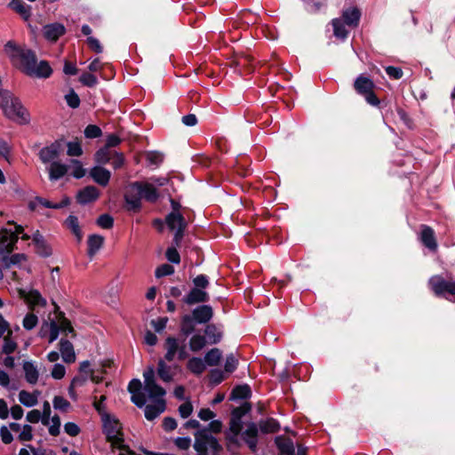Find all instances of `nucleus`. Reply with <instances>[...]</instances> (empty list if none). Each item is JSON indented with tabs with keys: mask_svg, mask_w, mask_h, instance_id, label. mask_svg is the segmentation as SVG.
Returning a JSON list of instances; mask_svg holds the SVG:
<instances>
[{
	"mask_svg": "<svg viewBox=\"0 0 455 455\" xmlns=\"http://www.w3.org/2000/svg\"><path fill=\"white\" fill-rule=\"evenodd\" d=\"M144 390L148 396L155 399L153 404H148L145 407V417L148 420H153L164 411L166 404L164 400L165 390L156 384L155 379V369L153 366L148 367L143 373Z\"/></svg>",
	"mask_w": 455,
	"mask_h": 455,
	"instance_id": "f257e3e1",
	"label": "nucleus"
},
{
	"mask_svg": "<svg viewBox=\"0 0 455 455\" xmlns=\"http://www.w3.org/2000/svg\"><path fill=\"white\" fill-rule=\"evenodd\" d=\"M158 197L159 194L155 184L146 181H136L130 184L124 196L127 209L133 212L140 210L142 198L154 203Z\"/></svg>",
	"mask_w": 455,
	"mask_h": 455,
	"instance_id": "f03ea898",
	"label": "nucleus"
},
{
	"mask_svg": "<svg viewBox=\"0 0 455 455\" xmlns=\"http://www.w3.org/2000/svg\"><path fill=\"white\" fill-rule=\"evenodd\" d=\"M4 52L11 59L12 64L25 74L28 75L33 71L36 57L31 50L19 47L10 41L4 45Z\"/></svg>",
	"mask_w": 455,
	"mask_h": 455,
	"instance_id": "7ed1b4c3",
	"label": "nucleus"
},
{
	"mask_svg": "<svg viewBox=\"0 0 455 455\" xmlns=\"http://www.w3.org/2000/svg\"><path fill=\"white\" fill-rule=\"evenodd\" d=\"M121 424L115 419L108 417L104 420V433L107 439L112 446L120 451L118 455H126L131 453L129 447L124 444Z\"/></svg>",
	"mask_w": 455,
	"mask_h": 455,
	"instance_id": "20e7f679",
	"label": "nucleus"
},
{
	"mask_svg": "<svg viewBox=\"0 0 455 455\" xmlns=\"http://www.w3.org/2000/svg\"><path fill=\"white\" fill-rule=\"evenodd\" d=\"M194 448L197 455H216L222 449L217 438L210 435L206 429H202L196 433Z\"/></svg>",
	"mask_w": 455,
	"mask_h": 455,
	"instance_id": "39448f33",
	"label": "nucleus"
},
{
	"mask_svg": "<svg viewBox=\"0 0 455 455\" xmlns=\"http://www.w3.org/2000/svg\"><path fill=\"white\" fill-rule=\"evenodd\" d=\"M172 212H170L166 218L165 222L172 231H175L173 243L179 246L187 228L188 223L183 215L179 212V205L174 201H172Z\"/></svg>",
	"mask_w": 455,
	"mask_h": 455,
	"instance_id": "423d86ee",
	"label": "nucleus"
},
{
	"mask_svg": "<svg viewBox=\"0 0 455 455\" xmlns=\"http://www.w3.org/2000/svg\"><path fill=\"white\" fill-rule=\"evenodd\" d=\"M374 88L373 81L363 75L357 76L354 82L355 91L362 95L371 106L379 107L380 101L374 92Z\"/></svg>",
	"mask_w": 455,
	"mask_h": 455,
	"instance_id": "0eeeda50",
	"label": "nucleus"
},
{
	"mask_svg": "<svg viewBox=\"0 0 455 455\" xmlns=\"http://www.w3.org/2000/svg\"><path fill=\"white\" fill-rule=\"evenodd\" d=\"M23 227L15 225L13 228H4L0 230V255L10 254L18 242V235L22 234Z\"/></svg>",
	"mask_w": 455,
	"mask_h": 455,
	"instance_id": "6e6552de",
	"label": "nucleus"
},
{
	"mask_svg": "<svg viewBox=\"0 0 455 455\" xmlns=\"http://www.w3.org/2000/svg\"><path fill=\"white\" fill-rule=\"evenodd\" d=\"M428 285L438 297L447 298V294L455 296V281H447L440 275L431 276Z\"/></svg>",
	"mask_w": 455,
	"mask_h": 455,
	"instance_id": "1a4fd4ad",
	"label": "nucleus"
},
{
	"mask_svg": "<svg viewBox=\"0 0 455 455\" xmlns=\"http://www.w3.org/2000/svg\"><path fill=\"white\" fill-rule=\"evenodd\" d=\"M61 150V142L55 141L39 151V158L44 164H52V162H56Z\"/></svg>",
	"mask_w": 455,
	"mask_h": 455,
	"instance_id": "9d476101",
	"label": "nucleus"
},
{
	"mask_svg": "<svg viewBox=\"0 0 455 455\" xmlns=\"http://www.w3.org/2000/svg\"><path fill=\"white\" fill-rule=\"evenodd\" d=\"M189 315L196 323H207L213 316V309L210 305L198 306Z\"/></svg>",
	"mask_w": 455,
	"mask_h": 455,
	"instance_id": "9b49d317",
	"label": "nucleus"
},
{
	"mask_svg": "<svg viewBox=\"0 0 455 455\" xmlns=\"http://www.w3.org/2000/svg\"><path fill=\"white\" fill-rule=\"evenodd\" d=\"M258 433L259 428L255 423H251L247 428L242 432L243 440L252 452L257 451Z\"/></svg>",
	"mask_w": 455,
	"mask_h": 455,
	"instance_id": "f8f14e48",
	"label": "nucleus"
},
{
	"mask_svg": "<svg viewBox=\"0 0 455 455\" xmlns=\"http://www.w3.org/2000/svg\"><path fill=\"white\" fill-rule=\"evenodd\" d=\"M420 228V242L430 251H435L437 250L438 245L435 239L434 229L427 225H422Z\"/></svg>",
	"mask_w": 455,
	"mask_h": 455,
	"instance_id": "ddd939ff",
	"label": "nucleus"
},
{
	"mask_svg": "<svg viewBox=\"0 0 455 455\" xmlns=\"http://www.w3.org/2000/svg\"><path fill=\"white\" fill-rule=\"evenodd\" d=\"M210 296L208 292L199 288H193L191 291L183 298L184 303L187 305H195L198 303H205L209 300Z\"/></svg>",
	"mask_w": 455,
	"mask_h": 455,
	"instance_id": "4468645a",
	"label": "nucleus"
},
{
	"mask_svg": "<svg viewBox=\"0 0 455 455\" xmlns=\"http://www.w3.org/2000/svg\"><path fill=\"white\" fill-rule=\"evenodd\" d=\"M28 259L27 255L24 253H15L11 256L9 254L2 255V262L4 267L9 268L12 266H18L20 268L26 269L30 272L29 267L23 266L22 264Z\"/></svg>",
	"mask_w": 455,
	"mask_h": 455,
	"instance_id": "2eb2a0df",
	"label": "nucleus"
},
{
	"mask_svg": "<svg viewBox=\"0 0 455 455\" xmlns=\"http://www.w3.org/2000/svg\"><path fill=\"white\" fill-rule=\"evenodd\" d=\"M100 196L99 189L94 186H87L81 189L77 195V202L81 204H86L98 199Z\"/></svg>",
	"mask_w": 455,
	"mask_h": 455,
	"instance_id": "dca6fc26",
	"label": "nucleus"
},
{
	"mask_svg": "<svg viewBox=\"0 0 455 455\" xmlns=\"http://www.w3.org/2000/svg\"><path fill=\"white\" fill-rule=\"evenodd\" d=\"M90 176L99 185L106 187L109 182L111 173L101 166H94L90 171Z\"/></svg>",
	"mask_w": 455,
	"mask_h": 455,
	"instance_id": "f3484780",
	"label": "nucleus"
},
{
	"mask_svg": "<svg viewBox=\"0 0 455 455\" xmlns=\"http://www.w3.org/2000/svg\"><path fill=\"white\" fill-rule=\"evenodd\" d=\"M65 27L60 23H52L43 28L44 36L50 41H56L65 33Z\"/></svg>",
	"mask_w": 455,
	"mask_h": 455,
	"instance_id": "a211bd4d",
	"label": "nucleus"
},
{
	"mask_svg": "<svg viewBox=\"0 0 455 455\" xmlns=\"http://www.w3.org/2000/svg\"><path fill=\"white\" fill-rule=\"evenodd\" d=\"M180 345L178 339L172 336L167 337L164 346L165 349L164 360L172 362L176 358Z\"/></svg>",
	"mask_w": 455,
	"mask_h": 455,
	"instance_id": "6ab92c4d",
	"label": "nucleus"
},
{
	"mask_svg": "<svg viewBox=\"0 0 455 455\" xmlns=\"http://www.w3.org/2000/svg\"><path fill=\"white\" fill-rule=\"evenodd\" d=\"M361 12L356 7H350L343 11L342 18L343 22L349 27H356L359 23Z\"/></svg>",
	"mask_w": 455,
	"mask_h": 455,
	"instance_id": "aec40b11",
	"label": "nucleus"
},
{
	"mask_svg": "<svg viewBox=\"0 0 455 455\" xmlns=\"http://www.w3.org/2000/svg\"><path fill=\"white\" fill-rule=\"evenodd\" d=\"M68 170V167L65 164L58 161L52 162L48 168L49 179L58 180L66 175Z\"/></svg>",
	"mask_w": 455,
	"mask_h": 455,
	"instance_id": "412c9836",
	"label": "nucleus"
},
{
	"mask_svg": "<svg viewBox=\"0 0 455 455\" xmlns=\"http://www.w3.org/2000/svg\"><path fill=\"white\" fill-rule=\"evenodd\" d=\"M60 350L62 359L67 363H71L76 361V354L72 343L67 339L60 341Z\"/></svg>",
	"mask_w": 455,
	"mask_h": 455,
	"instance_id": "4be33fe9",
	"label": "nucleus"
},
{
	"mask_svg": "<svg viewBox=\"0 0 455 455\" xmlns=\"http://www.w3.org/2000/svg\"><path fill=\"white\" fill-rule=\"evenodd\" d=\"M275 444L278 447L280 455H295V448L292 441L284 436H277Z\"/></svg>",
	"mask_w": 455,
	"mask_h": 455,
	"instance_id": "5701e85b",
	"label": "nucleus"
},
{
	"mask_svg": "<svg viewBox=\"0 0 455 455\" xmlns=\"http://www.w3.org/2000/svg\"><path fill=\"white\" fill-rule=\"evenodd\" d=\"M23 371L25 373V379L31 385H35L39 377V372L36 366L29 361L23 363Z\"/></svg>",
	"mask_w": 455,
	"mask_h": 455,
	"instance_id": "b1692460",
	"label": "nucleus"
},
{
	"mask_svg": "<svg viewBox=\"0 0 455 455\" xmlns=\"http://www.w3.org/2000/svg\"><path fill=\"white\" fill-rule=\"evenodd\" d=\"M52 69L49 63L45 60H42L38 64L36 62L33 71H31L28 76L47 78L52 75Z\"/></svg>",
	"mask_w": 455,
	"mask_h": 455,
	"instance_id": "393cba45",
	"label": "nucleus"
},
{
	"mask_svg": "<svg viewBox=\"0 0 455 455\" xmlns=\"http://www.w3.org/2000/svg\"><path fill=\"white\" fill-rule=\"evenodd\" d=\"M204 333L208 343L212 345L219 343L222 339V331L215 324H208L204 329Z\"/></svg>",
	"mask_w": 455,
	"mask_h": 455,
	"instance_id": "a878e982",
	"label": "nucleus"
},
{
	"mask_svg": "<svg viewBox=\"0 0 455 455\" xmlns=\"http://www.w3.org/2000/svg\"><path fill=\"white\" fill-rule=\"evenodd\" d=\"M166 360L160 359L157 363V375L164 382H171L173 379L172 366L167 365Z\"/></svg>",
	"mask_w": 455,
	"mask_h": 455,
	"instance_id": "bb28decb",
	"label": "nucleus"
},
{
	"mask_svg": "<svg viewBox=\"0 0 455 455\" xmlns=\"http://www.w3.org/2000/svg\"><path fill=\"white\" fill-rule=\"evenodd\" d=\"M103 242L104 238L100 235H92L88 237V255L91 258L102 247Z\"/></svg>",
	"mask_w": 455,
	"mask_h": 455,
	"instance_id": "cd10ccee",
	"label": "nucleus"
},
{
	"mask_svg": "<svg viewBox=\"0 0 455 455\" xmlns=\"http://www.w3.org/2000/svg\"><path fill=\"white\" fill-rule=\"evenodd\" d=\"M242 413L239 409H235L232 412V416L229 421V427L227 431L242 434Z\"/></svg>",
	"mask_w": 455,
	"mask_h": 455,
	"instance_id": "c85d7f7f",
	"label": "nucleus"
},
{
	"mask_svg": "<svg viewBox=\"0 0 455 455\" xmlns=\"http://www.w3.org/2000/svg\"><path fill=\"white\" fill-rule=\"evenodd\" d=\"M39 392L29 393L26 390H21L19 393V401L26 407H33L38 402Z\"/></svg>",
	"mask_w": 455,
	"mask_h": 455,
	"instance_id": "c756f323",
	"label": "nucleus"
},
{
	"mask_svg": "<svg viewBox=\"0 0 455 455\" xmlns=\"http://www.w3.org/2000/svg\"><path fill=\"white\" fill-rule=\"evenodd\" d=\"M68 201L65 200L62 201L60 204H52L47 199H44L43 197H36V199L29 203V208L31 210H35L36 207L40 204L45 208H52V209H60L68 204Z\"/></svg>",
	"mask_w": 455,
	"mask_h": 455,
	"instance_id": "7c9ffc66",
	"label": "nucleus"
},
{
	"mask_svg": "<svg viewBox=\"0 0 455 455\" xmlns=\"http://www.w3.org/2000/svg\"><path fill=\"white\" fill-rule=\"evenodd\" d=\"M9 5L26 20L31 16L30 7L25 4L22 0H12Z\"/></svg>",
	"mask_w": 455,
	"mask_h": 455,
	"instance_id": "2f4dec72",
	"label": "nucleus"
},
{
	"mask_svg": "<svg viewBox=\"0 0 455 455\" xmlns=\"http://www.w3.org/2000/svg\"><path fill=\"white\" fill-rule=\"evenodd\" d=\"M222 358V352L220 349L214 347L209 350L204 355L205 365L217 366Z\"/></svg>",
	"mask_w": 455,
	"mask_h": 455,
	"instance_id": "473e14b6",
	"label": "nucleus"
},
{
	"mask_svg": "<svg viewBox=\"0 0 455 455\" xmlns=\"http://www.w3.org/2000/svg\"><path fill=\"white\" fill-rule=\"evenodd\" d=\"M259 427L262 433L269 434L277 432L280 429V425L276 419L269 418L266 420H260Z\"/></svg>",
	"mask_w": 455,
	"mask_h": 455,
	"instance_id": "72a5a7b5",
	"label": "nucleus"
},
{
	"mask_svg": "<svg viewBox=\"0 0 455 455\" xmlns=\"http://www.w3.org/2000/svg\"><path fill=\"white\" fill-rule=\"evenodd\" d=\"M187 368L194 374L200 375L205 369L206 365L203 359L199 357H192L187 363Z\"/></svg>",
	"mask_w": 455,
	"mask_h": 455,
	"instance_id": "f704fd0d",
	"label": "nucleus"
},
{
	"mask_svg": "<svg viewBox=\"0 0 455 455\" xmlns=\"http://www.w3.org/2000/svg\"><path fill=\"white\" fill-rule=\"evenodd\" d=\"M116 150L112 148H108V147H103L102 148L99 149L95 154V159L96 161L100 164H108L113 155L115 154Z\"/></svg>",
	"mask_w": 455,
	"mask_h": 455,
	"instance_id": "c9c22d12",
	"label": "nucleus"
},
{
	"mask_svg": "<svg viewBox=\"0 0 455 455\" xmlns=\"http://www.w3.org/2000/svg\"><path fill=\"white\" fill-rule=\"evenodd\" d=\"M12 330H10L8 331L7 334L4 337V343L1 349V354L11 355L16 350L18 345L12 339Z\"/></svg>",
	"mask_w": 455,
	"mask_h": 455,
	"instance_id": "e433bc0d",
	"label": "nucleus"
},
{
	"mask_svg": "<svg viewBox=\"0 0 455 455\" xmlns=\"http://www.w3.org/2000/svg\"><path fill=\"white\" fill-rule=\"evenodd\" d=\"M207 343L208 341L205 336L196 334L189 339V348L193 352H198L202 350Z\"/></svg>",
	"mask_w": 455,
	"mask_h": 455,
	"instance_id": "4c0bfd02",
	"label": "nucleus"
},
{
	"mask_svg": "<svg viewBox=\"0 0 455 455\" xmlns=\"http://www.w3.org/2000/svg\"><path fill=\"white\" fill-rule=\"evenodd\" d=\"M333 34L336 37L340 39L347 38L348 31L346 29L345 23L341 19L332 20Z\"/></svg>",
	"mask_w": 455,
	"mask_h": 455,
	"instance_id": "58836bf2",
	"label": "nucleus"
},
{
	"mask_svg": "<svg viewBox=\"0 0 455 455\" xmlns=\"http://www.w3.org/2000/svg\"><path fill=\"white\" fill-rule=\"evenodd\" d=\"M67 227L72 231V233L76 236L78 241H81L83 234L81 228L79 227L78 220L76 216H69L66 220Z\"/></svg>",
	"mask_w": 455,
	"mask_h": 455,
	"instance_id": "ea45409f",
	"label": "nucleus"
},
{
	"mask_svg": "<svg viewBox=\"0 0 455 455\" xmlns=\"http://www.w3.org/2000/svg\"><path fill=\"white\" fill-rule=\"evenodd\" d=\"M195 322L189 315H186L181 319L180 331L186 336L195 331Z\"/></svg>",
	"mask_w": 455,
	"mask_h": 455,
	"instance_id": "a19ab883",
	"label": "nucleus"
},
{
	"mask_svg": "<svg viewBox=\"0 0 455 455\" xmlns=\"http://www.w3.org/2000/svg\"><path fill=\"white\" fill-rule=\"evenodd\" d=\"M53 407L55 410H59L62 412H67L71 407L70 403L62 396L56 395L52 401Z\"/></svg>",
	"mask_w": 455,
	"mask_h": 455,
	"instance_id": "79ce46f5",
	"label": "nucleus"
},
{
	"mask_svg": "<svg viewBox=\"0 0 455 455\" xmlns=\"http://www.w3.org/2000/svg\"><path fill=\"white\" fill-rule=\"evenodd\" d=\"M240 434L233 433L229 431L225 432V438L227 441V448L228 451H232L233 448L240 446L239 436Z\"/></svg>",
	"mask_w": 455,
	"mask_h": 455,
	"instance_id": "37998d69",
	"label": "nucleus"
},
{
	"mask_svg": "<svg viewBox=\"0 0 455 455\" xmlns=\"http://www.w3.org/2000/svg\"><path fill=\"white\" fill-rule=\"evenodd\" d=\"M28 303L32 307L44 306L46 304L45 299L41 296L37 291H31L27 297Z\"/></svg>",
	"mask_w": 455,
	"mask_h": 455,
	"instance_id": "c03bdc74",
	"label": "nucleus"
},
{
	"mask_svg": "<svg viewBox=\"0 0 455 455\" xmlns=\"http://www.w3.org/2000/svg\"><path fill=\"white\" fill-rule=\"evenodd\" d=\"M251 395V389L247 385L238 386L232 391V396L237 399H245Z\"/></svg>",
	"mask_w": 455,
	"mask_h": 455,
	"instance_id": "a18cd8bd",
	"label": "nucleus"
},
{
	"mask_svg": "<svg viewBox=\"0 0 455 455\" xmlns=\"http://www.w3.org/2000/svg\"><path fill=\"white\" fill-rule=\"evenodd\" d=\"M49 434L52 436L60 435V419L58 415L50 418Z\"/></svg>",
	"mask_w": 455,
	"mask_h": 455,
	"instance_id": "49530a36",
	"label": "nucleus"
},
{
	"mask_svg": "<svg viewBox=\"0 0 455 455\" xmlns=\"http://www.w3.org/2000/svg\"><path fill=\"white\" fill-rule=\"evenodd\" d=\"M238 360L233 354L227 355L224 369L228 373H232L237 368Z\"/></svg>",
	"mask_w": 455,
	"mask_h": 455,
	"instance_id": "de8ad7c7",
	"label": "nucleus"
},
{
	"mask_svg": "<svg viewBox=\"0 0 455 455\" xmlns=\"http://www.w3.org/2000/svg\"><path fill=\"white\" fill-rule=\"evenodd\" d=\"M79 81L85 86L92 87L97 84L98 79L97 77L91 73H84L81 75Z\"/></svg>",
	"mask_w": 455,
	"mask_h": 455,
	"instance_id": "09e8293b",
	"label": "nucleus"
},
{
	"mask_svg": "<svg viewBox=\"0 0 455 455\" xmlns=\"http://www.w3.org/2000/svg\"><path fill=\"white\" fill-rule=\"evenodd\" d=\"M174 273V267L169 264H163L156 269V276L157 278L170 275Z\"/></svg>",
	"mask_w": 455,
	"mask_h": 455,
	"instance_id": "8fccbe9b",
	"label": "nucleus"
},
{
	"mask_svg": "<svg viewBox=\"0 0 455 455\" xmlns=\"http://www.w3.org/2000/svg\"><path fill=\"white\" fill-rule=\"evenodd\" d=\"M68 155L70 156H80L83 149L79 142L70 141L68 143Z\"/></svg>",
	"mask_w": 455,
	"mask_h": 455,
	"instance_id": "3c124183",
	"label": "nucleus"
},
{
	"mask_svg": "<svg viewBox=\"0 0 455 455\" xmlns=\"http://www.w3.org/2000/svg\"><path fill=\"white\" fill-rule=\"evenodd\" d=\"M114 220L108 214H102L97 220V224L102 228L108 229L113 227Z\"/></svg>",
	"mask_w": 455,
	"mask_h": 455,
	"instance_id": "603ef678",
	"label": "nucleus"
},
{
	"mask_svg": "<svg viewBox=\"0 0 455 455\" xmlns=\"http://www.w3.org/2000/svg\"><path fill=\"white\" fill-rule=\"evenodd\" d=\"M38 323V318L36 315L34 314H28L24 319H23V327L26 329V330H32L33 328H35L36 326Z\"/></svg>",
	"mask_w": 455,
	"mask_h": 455,
	"instance_id": "864d4df0",
	"label": "nucleus"
},
{
	"mask_svg": "<svg viewBox=\"0 0 455 455\" xmlns=\"http://www.w3.org/2000/svg\"><path fill=\"white\" fill-rule=\"evenodd\" d=\"M65 99L67 104L72 108H76L80 105L79 96L73 90H71L69 93L65 96Z\"/></svg>",
	"mask_w": 455,
	"mask_h": 455,
	"instance_id": "5fc2aeb1",
	"label": "nucleus"
},
{
	"mask_svg": "<svg viewBox=\"0 0 455 455\" xmlns=\"http://www.w3.org/2000/svg\"><path fill=\"white\" fill-rule=\"evenodd\" d=\"M101 130L99 126L94 124L88 125L84 130V135L89 139L99 138L101 135Z\"/></svg>",
	"mask_w": 455,
	"mask_h": 455,
	"instance_id": "6e6d98bb",
	"label": "nucleus"
},
{
	"mask_svg": "<svg viewBox=\"0 0 455 455\" xmlns=\"http://www.w3.org/2000/svg\"><path fill=\"white\" fill-rule=\"evenodd\" d=\"M209 379H210V381L212 384L219 385L220 383H221L224 380L225 376H224L223 371H221L219 369H214V370L211 371Z\"/></svg>",
	"mask_w": 455,
	"mask_h": 455,
	"instance_id": "4d7b16f0",
	"label": "nucleus"
},
{
	"mask_svg": "<svg viewBox=\"0 0 455 455\" xmlns=\"http://www.w3.org/2000/svg\"><path fill=\"white\" fill-rule=\"evenodd\" d=\"M71 164L73 165L72 175L76 179H81L85 175V171L83 168V165L78 160H71Z\"/></svg>",
	"mask_w": 455,
	"mask_h": 455,
	"instance_id": "13d9d810",
	"label": "nucleus"
},
{
	"mask_svg": "<svg viewBox=\"0 0 455 455\" xmlns=\"http://www.w3.org/2000/svg\"><path fill=\"white\" fill-rule=\"evenodd\" d=\"M195 288H199L204 291L209 285L208 277L205 275H198L193 279Z\"/></svg>",
	"mask_w": 455,
	"mask_h": 455,
	"instance_id": "bf43d9fd",
	"label": "nucleus"
},
{
	"mask_svg": "<svg viewBox=\"0 0 455 455\" xmlns=\"http://www.w3.org/2000/svg\"><path fill=\"white\" fill-rule=\"evenodd\" d=\"M57 324L59 326V330L63 332H66V333H73L74 332V329L71 325V323L68 319H66L63 315H61V317H60L59 323Z\"/></svg>",
	"mask_w": 455,
	"mask_h": 455,
	"instance_id": "052dcab7",
	"label": "nucleus"
},
{
	"mask_svg": "<svg viewBox=\"0 0 455 455\" xmlns=\"http://www.w3.org/2000/svg\"><path fill=\"white\" fill-rule=\"evenodd\" d=\"M66 374V368L60 363L54 364L51 376L55 379H61Z\"/></svg>",
	"mask_w": 455,
	"mask_h": 455,
	"instance_id": "680f3d73",
	"label": "nucleus"
},
{
	"mask_svg": "<svg viewBox=\"0 0 455 455\" xmlns=\"http://www.w3.org/2000/svg\"><path fill=\"white\" fill-rule=\"evenodd\" d=\"M167 322V317H159L157 319L151 320L150 323L156 332H161L166 327Z\"/></svg>",
	"mask_w": 455,
	"mask_h": 455,
	"instance_id": "e2e57ef3",
	"label": "nucleus"
},
{
	"mask_svg": "<svg viewBox=\"0 0 455 455\" xmlns=\"http://www.w3.org/2000/svg\"><path fill=\"white\" fill-rule=\"evenodd\" d=\"M42 424L44 426L50 425L51 418V406L49 402L45 401L43 404V413H41Z\"/></svg>",
	"mask_w": 455,
	"mask_h": 455,
	"instance_id": "0e129e2a",
	"label": "nucleus"
},
{
	"mask_svg": "<svg viewBox=\"0 0 455 455\" xmlns=\"http://www.w3.org/2000/svg\"><path fill=\"white\" fill-rule=\"evenodd\" d=\"M166 258L169 261L178 264L180 261V254L175 247H170L166 251Z\"/></svg>",
	"mask_w": 455,
	"mask_h": 455,
	"instance_id": "69168bd1",
	"label": "nucleus"
},
{
	"mask_svg": "<svg viewBox=\"0 0 455 455\" xmlns=\"http://www.w3.org/2000/svg\"><path fill=\"white\" fill-rule=\"evenodd\" d=\"M32 431H33V428H32L31 426H29V425L23 426V427H22V429L20 431V434L19 435V439L20 441H30V440H32V438H33Z\"/></svg>",
	"mask_w": 455,
	"mask_h": 455,
	"instance_id": "338daca9",
	"label": "nucleus"
},
{
	"mask_svg": "<svg viewBox=\"0 0 455 455\" xmlns=\"http://www.w3.org/2000/svg\"><path fill=\"white\" fill-rule=\"evenodd\" d=\"M65 432L70 436H76L80 433V427L74 422H68L64 425Z\"/></svg>",
	"mask_w": 455,
	"mask_h": 455,
	"instance_id": "774afa93",
	"label": "nucleus"
}]
</instances>
